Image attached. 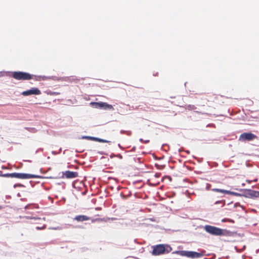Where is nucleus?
<instances>
[{
    "instance_id": "nucleus-12",
    "label": "nucleus",
    "mask_w": 259,
    "mask_h": 259,
    "mask_svg": "<svg viewBox=\"0 0 259 259\" xmlns=\"http://www.w3.org/2000/svg\"><path fill=\"white\" fill-rule=\"evenodd\" d=\"M100 108L113 110V107L111 105L108 104L105 102H100Z\"/></svg>"
},
{
    "instance_id": "nucleus-10",
    "label": "nucleus",
    "mask_w": 259,
    "mask_h": 259,
    "mask_svg": "<svg viewBox=\"0 0 259 259\" xmlns=\"http://www.w3.org/2000/svg\"><path fill=\"white\" fill-rule=\"evenodd\" d=\"M212 191L213 192H221L224 194H231L234 196H240L241 195L238 193L231 192L230 191L226 190L224 189H217V188H214L212 189Z\"/></svg>"
},
{
    "instance_id": "nucleus-1",
    "label": "nucleus",
    "mask_w": 259,
    "mask_h": 259,
    "mask_svg": "<svg viewBox=\"0 0 259 259\" xmlns=\"http://www.w3.org/2000/svg\"><path fill=\"white\" fill-rule=\"evenodd\" d=\"M153 250L152 254L153 255H159L161 254H166L171 250V248L168 245L158 244L153 246Z\"/></svg>"
},
{
    "instance_id": "nucleus-22",
    "label": "nucleus",
    "mask_w": 259,
    "mask_h": 259,
    "mask_svg": "<svg viewBox=\"0 0 259 259\" xmlns=\"http://www.w3.org/2000/svg\"><path fill=\"white\" fill-rule=\"evenodd\" d=\"M204 259H207L206 258H205Z\"/></svg>"
},
{
    "instance_id": "nucleus-9",
    "label": "nucleus",
    "mask_w": 259,
    "mask_h": 259,
    "mask_svg": "<svg viewBox=\"0 0 259 259\" xmlns=\"http://www.w3.org/2000/svg\"><path fill=\"white\" fill-rule=\"evenodd\" d=\"M245 196L249 198L259 197V192L252 190H247Z\"/></svg>"
},
{
    "instance_id": "nucleus-8",
    "label": "nucleus",
    "mask_w": 259,
    "mask_h": 259,
    "mask_svg": "<svg viewBox=\"0 0 259 259\" xmlns=\"http://www.w3.org/2000/svg\"><path fill=\"white\" fill-rule=\"evenodd\" d=\"M40 91L37 88H32L30 90L24 91L22 93V94L25 96H27L31 95H40Z\"/></svg>"
},
{
    "instance_id": "nucleus-18",
    "label": "nucleus",
    "mask_w": 259,
    "mask_h": 259,
    "mask_svg": "<svg viewBox=\"0 0 259 259\" xmlns=\"http://www.w3.org/2000/svg\"><path fill=\"white\" fill-rule=\"evenodd\" d=\"M149 142V140H146L145 141V143H147Z\"/></svg>"
},
{
    "instance_id": "nucleus-3",
    "label": "nucleus",
    "mask_w": 259,
    "mask_h": 259,
    "mask_svg": "<svg viewBox=\"0 0 259 259\" xmlns=\"http://www.w3.org/2000/svg\"><path fill=\"white\" fill-rule=\"evenodd\" d=\"M204 229L206 232L213 235L222 236L226 235L225 233L226 231H223L222 229L214 226L206 225L204 227Z\"/></svg>"
},
{
    "instance_id": "nucleus-19",
    "label": "nucleus",
    "mask_w": 259,
    "mask_h": 259,
    "mask_svg": "<svg viewBox=\"0 0 259 259\" xmlns=\"http://www.w3.org/2000/svg\"><path fill=\"white\" fill-rule=\"evenodd\" d=\"M3 208V207L2 206L0 205V209H2Z\"/></svg>"
},
{
    "instance_id": "nucleus-2",
    "label": "nucleus",
    "mask_w": 259,
    "mask_h": 259,
    "mask_svg": "<svg viewBox=\"0 0 259 259\" xmlns=\"http://www.w3.org/2000/svg\"><path fill=\"white\" fill-rule=\"evenodd\" d=\"M3 177L16 178L18 179H29L36 178V176L32 174H24V173H7L2 175Z\"/></svg>"
},
{
    "instance_id": "nucleus-14",
    "label": "nucleus",
    "mask_w": 259,
    "mask_h": 259,
    "mask_svg": "<svg viewBox=\"0 0 259 259\" xmlns=\"http://www.w3.org/2000/svg\"><path fill=\"white\" fill-rule=\"evenodd\" d=\"M91 104L95 108H100V102H91Z\"/></svg>"
},
{
    "instance_id": "nucleus-20",
    "label": "nucleus",
    "mask_w": 259,
    "mask_h": 259,
    "mask_svg": "<svg viewBox=\"0 0 259 259\" xmlns=\"http://www.w3.org/2000/svg\"><path fill=\"white\" fill-rule=\"evenodd\" d=\"M220 203V201H217V202H215V203H216V204H217V203Z\"/></svg>"
},
{
    "instance_id": "nucleus-6",
    "label": "nucleus",
    "mask_w": 259,
    "mask_h": 259,
    "mask_svg": "<svg viewBox=\"0 0 259 259\" xmlns=\"http://www.w3.org/2000/svg\"><path fill=\"white\" fill-rule=\"evenodd\" d=\"M257 136L251 133H242L239 138V141L244 142V141H250L254 139H257Z\"/></svg>"
},
{
    "instance_id": "nucleus-13",
    "label": "nucleus",
    "mask_w": 259,
    "mask_h": 259,
    "mask_svg": "<svg viewBox=\"0 0 259 259\" xmlns=\"http://www.w3.org/2000/svg\"><path fill=\"white\" fill-rule=\"evenodd\" d=\"M93 141L101 142V143H109L110 142V141H109L100 139L98 138H96V137H94V138H93Z\"/></svg>"
},
{
    "instance_id": "nucleus-5",
    "label": "nucleus",
    "mask_w": 259,
    "mask_h": 259,
    "mask_svg": "<svg viewBox=\"0 0 259 259\" xmlns=\"http://www.w3.org/2000/svg\"><path fill=\"white\" fill-rule=\"evenodd\" d=\"M178 253L181 256H187L191 258H199L203 256V254L192 251H179Z\"/></svg>"
},
{
    "instance_id": "nucleus-21",
    "label": "nucleus",
    "mask_w": 259,
    "mask_h": 259,
    "mask_svg": "<svg viewBox=\"0 0 259 259\" xmlns=\"http://www.w3.org/2000/svg\"><path fill=\"white\" fill-rule=\"evenodd\" d=\"M140 141H141V142L143 141V139H141L140 140Z\"/></svg>"
},
{
    "instance_id": "nucleus-11",
    "label": "nucleus",
    "mask_w": 259,
    "mask_h": 259,
    "mask_svg": "<svg viewBox=\"0 0 259 259\" xmlns=\"http://www.w3.org/2000/svg\"><path fill=\"white\" fill-rule=\"evenodd\" d=\"M91 218L85 215H76L74 218L73 220L77 222H82L84 221H89Z\"/></svg>"
},
{
    "instance_id": "nucleus-4",
    "label": "nucleus",
    "mask_w": 259,
    "mask_h": 259,
    "mask_svg": "<svg viewBox=\"0 0 259 259\" xmlns=\"http://www.w3.org/2000/svg\"><path fill=\"white\" fill-rule=\"evenodd\" d=\"M12 77L16 80H30L32 78V75L30 74L22 71H15L12 73Z\"/></svg>"
},
{
    "instance_id": "nucleus-7",
    "label": "nucleus",
    "mask_w": 259,
    "mask_h": 259,
    "mask_svg": "<svg viewBox=\"0 0 259 259\" xmlns=\"http://www.w3.org/2000/svg\"><path fill=\"white\" fill-rule=\"evenodd\" d=\"M78 176L77 172L66 170L62 172V178L66 179H73Z\"/></svg>"
},
{
    "instance_id": "nucleus-15",
    "label": "nucleus",
    "mask_w": 259,
    "mask_h": 259,
    "mask_svg": "<svg viewBox=\"0 0 259 259\" xmlns=\"http://www.w3.org/2000/svg\"><path fill=\"white\" fill-rule=\"evenodd\" d=\"M46 227H47L46 225H44L42 227H36V229L37 230H41V229L44 230V229H45L46 228Z\"/></svg>"
},
{
    "instance_id": "nucleus-16",
    "label": "nucleus",
    "mask_w": 259,
    "mask_h": 259,
    "mask_svg": "<svg viewBox=\"0 0 259 259\" xmlns=\"http://www.w3.org/2000/svg\"><path fill=\"white\" fill-rule=\"evenodd\" d=\"M83 138L84 139H89V140H93V138H94V137H90V136H85V137H84Z\"/></svg>"
},
{
    "instance_id": "nucleus-17",
    "label": "nucleus",
    "mask_w": 259,
    "mask_h": 259,
    "mask_svg": "<svg viewBox=\"0 0 259 259\" xmlns=\"http://www.w3.org/2000/svg\"><path fill=\"white\" fill-rule=\"evenodd\" d=\"M100 220V219H92V222H95L96 221H99Z\"/></svg>"
}]
</instances>
